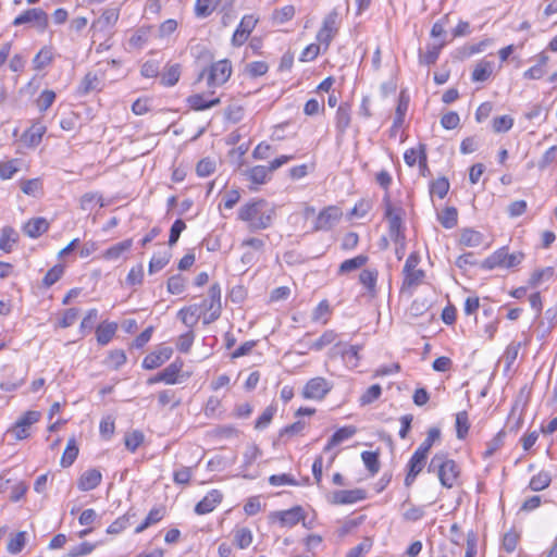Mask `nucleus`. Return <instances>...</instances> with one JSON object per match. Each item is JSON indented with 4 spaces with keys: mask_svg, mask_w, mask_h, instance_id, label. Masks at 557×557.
Instances as JSON below:
<instances>
[{
    "mask_svg": "<svg viewBox=\"0 0 557 557\" xmlns=\"http://www.w3.org/2000/svg\"><path fill=\"white\" fill-rule=\"evenodd\" d=\"M552 482V476L548 471H540L537 474L533 475L530 480L529 487L532 491L540 492L549 486Z\"/></svg>",
    "mask_w": 557,
    "mask_h": 557,
    "instance_id": "obj_35",
    "label": "nucleus"
},
{
    "mask_svg": "<svg viewBox=\"0 0 557 557\" xmlns=\"http://www.w3.org/2000/svg\"><path fill=\"white\" fill-rule=\"evenodd\" d=\"M98 319V310L92 308L88 310L87 314L84 317L83 321L81 322V331L83 333H89Z\"/></svg>",
    "mask_w": 557,
    "mask_h": 557,
    "instance_id": "obj_63",
    "label": "nucleus"
},
{
    "mask_svg": "<svg viewBox=\"0 0 557 557\" xmlns=\"http://www.w3.org/2000/svg\"><path fill=\"white\" fill-rule=\"evenodd\" d=\"M377 275V271L371 269H364L359 274V282L367 288L371 296H375L376 294Z\"/></svg>",
    "mask_w": 557,
    "mask_h": 557,
    "instance_id": "obj_28",
    "label": "nucleus"
},
{
    "mask_svg": "<svg viewBox=\"0 0 557 557\" xmlns=\"http://www.w3.org/2000/svg\"><path fill=\"white\" fill-rule=\"evenodd\" d=\"M382 395V387L380 384H373L360 396V406H367L377 400Z\"/></svg>",
    "mask_w": 557,
    "mask_h": 557,
    "instance_id": "obj_45",
    "label": "nucleus"
},
{
    "mask_svg": "<svg viewBox=\"0 0 557 557\" xmlns=\"http://www.w3.org/2000/svg\"><path fill=\"white\" fill-rule=\"evenodd\" d=\"M96 203L103 207L102 197L98 193H86L81 198V208L84 211H91Z\"/></svg>",
    "mask_w": 557,
    "mask_h": 557,
    "instance_id": "obj_46",
    "label": "nucleus"
},
{
    "mask_svg": "<svg viewBox=\"0 0 557 557\" xmlns=\"http://www.w3.org/2000/svg\"><path fill=\"white\" fill-rule=\"evenodd\" d=\"M383 202L385 205V218L388 221L389 236L395 243H400L401 247H404L405 235L403 232V219H401V214H400L401 209L395 210L392 207L388 195L384 196Z\"/></svg>",
    "mask_w": 557,
    "mask_h": 557,
    "instance_id": "obj_7",
    "label": "nucleus"
},
{
    "mask_svg": "<svg viewBox=\"0 0 557 557\" xmlns=\"http://www.w3.org/2000/svg\"><path fill=\"white\" fill-rule=\"evenodd\" d=\"M224 116L232 123H238L244 117V109L238 104H230L224 111Z\"/></svg>",
    "mask_w": 557,
    "mask_h": 557,
    "instance_id": "obj_60",
    "label": "nucleus"
},
{
    "mask_svg": "<svg viewBox=\"0 0 557 557\" xmlns=\"http://www.w3.org/2000/svg\"><path fill=\"white\" fill-rule=\"evenodd\" d=\"M101 88V81L94 73H87L81 82L78 87V94L81 96H85L94 90H99Z\"/></svg>",
    "mask_w": 557,
    "mask_h": 557,
    "instance_id": "obj_30",
    "label": "nucleus"
},
{
    "mask_svg": "<svg viewBox=\"0 0 557 557\" xmlns=\"http://www.w3.org/2000/svg\"><path fill=\"white\" fill-rule=\"evenodd\" d=\"M52 61V53L48 49H41L34 58L33 63L36 70H41Z\"/></svg>",
    "mask_w": 557,
    "mask_h": 557,
    "instance_id": "obj_62",
    "label": "nucleus"
},
{
    "mask_svg": "<svg viewBox=\"0 0 557 557\" xmlns=\"http://www.w3.org/2000/svg\"><path fill=\"white\" fill-rule=\"evenodd\" d=\"M419 262L420 256L416 251L411 252L406 259L403 269L404 281L401 285V292L417 287L424 280L425 272L422 269H417Z\"/></svg>",
    "mask_w": 557,
    "mask_h": 557,
    "instance_id": "obj_4",
    "label": "nucleus"
},
{
    "mask_svg": "<svg viewBox=\"0 0 557 557\" xmlns=\"http://www.w3.org/2000/svg\"><path fill=\"white\" fill-rule=\"evenodd\" d=\"M343 212L336 206L324 208L317 216L313 225V231H330L342 219Z\"/></svg>",
    "mask_w": 557,
    "mask_h": 557,
    "instance_id": "obj_9",
    "label": "nucleus"
},
{
    "mask_svg": "<svg viewBox=\"0 0 557 557\" xmlns=\"http://www.w3.org/2000/svg\"><path fill=\"white\" fill-rule=\"evenodd\" d=\"M172 253L170 251H163L159 255H154L150 262L148 272L153 274L160 270H162L171 260Z\"/></svg>",
    "mask_w": 557,
    "mask_h": 557,
    "instance_id": "obj_39",
    "label": "nucleus"
},
{
    "mask_svg": "<svg viewBox=\"0 0 557 557\" xmlns=\"http://www.w3.org/2000/svg\"><path fill=\"white\" fill-rule=\"evenodd\" d=\"M361 346L358 345H346L343 343H337L333 350L336 354H339L348 368H357L359 364L360 356L359 351Z\"/></svg>",
    "mask_w": 557,
    "mask_h": 557,
    "instance_id": "obj_14",
    "label": "nucleus"
},
{
    "mask_svg": "<svg viewBox=\"0 0 557 557\" xmlns=\"http://www.w3.org/2000/svg\"><path fill=\"white\" fill-rule=\"evenodd\" d=\"M367 261L368 257L364 255H359L355 258L347 259L341 263L338 272L348 273L350 271L361 268L367 263Z\"/></svg>",
    "mask_w": 557,
    "mask_h": 557,
    "instance_id": "obj_43",
    "label": "nucleus"
},
{
    "mask_svg": "<svg viewBox=\"0 0 557 557\" xmlns=\"http://www.w3.org/2000/svg\"><path fill=\"white\" fill-rule=\"evenodd\" d=\"M101 472L97 469L86 470L78 479L77 487L87 492L96 488L101 483Z\"/></svg>",
    "mask_w": 557,
    "mask_h": 557,
    "instance_id": "obj_20",
    "label": "nucleus"
},
{
    "mask_svg": "<svg viewBox=\"0 0 557 557\" xmlns=\"http://www.w3.org/2000/svg\"><path fill=\"white\" fill-rule=\"evenodd\" d=\"M18 240L17 232L11 226H4L0 234V249L7 253L11 252Z\"/></svg>",
    "mask_w": 557,
    "mask_h": 557,
    "instance_id": "obj_25",
    "label": "nucleus"
},
{
    "mask_svg": "<svg viewBox=\"0 0 557 557\" xmlns=\"http://www.w3.org/2000/svg\"><path fill=\"white\" fill-rule=\"evenodd\" d=\"M274 215V208L264 199L249 201L238 211V219L247 223L250 232L270 227Z\"/></svg>",
    "mask_w": 557,
    "mask_h": 557,
    "instance_id": "obj_1",
    "label": "nucleus"
},
{
    "mask_svg": "<svg viewBox=\"0 0 557 557\" xmlns=\"http://www.w3.org/2000/svg\"><path fill=\"white\" fill-rule=\"evenodd\" d=\"M337 337L333 330L325 331L317 341L312 342L309 346L310 349L319 351L325 346L332 344Z\"/></svg>",
    "mask_w": 557,
    "mask_h": 557,
    "instance_id": "obj_48",
    "label": "nucleus"
},
{
    "mask_svg": "<svg viewBox=\"0 0 557 557\" xmlns=\"http://www.w3.org/2000/svg\"><path fill=\"white\" fill-rule=\"evenodd\" d=\"M222 493L218 490L210 491L200 502L195 506L197 515H206L211 512L221 502Z\"/></svg>",
    "mask_w": 557,
    "mask_h": 557,
    "instance_id": "obj_18",
    "label": "nucleus"
},
{
    "mask_svg": "<svg viewBox=\"0 0 557 557\" xmlns=\"http://www.w3.org/2000/svg\"><path fill=\"white\" fill-rule=\"evenodd\" d=\"M350 108L347 103H342L336 112V129L339 134H344L350 125Z\"/></svg>",
    "mask_w": 557,
    "mask_h": 557,
    "instance_id": "obj_31",
    "label": "nucleus"
},
{
    "mask_svg": "<svg viewBox=\"0 0 557 557\" xmlns=\"http://www.w3.org/2000/svg\"><path fill=\"white\" fill-rule=\"evenodd\" d=\"M27 23H34L40 32H44L48 27V14L42 9L34 8L24 11L13 21V25L15 26Z\"/></svg>",
    "mask_w": 557,
    "mask_h": 557,
    "instance_id": "obj_12",
    "label": "nucleus"
},
{
    "mask_svg": "<svg viewBox=\"0 0 557 557\" xmlns=\"http://www.w3.org/2000/svg\"><path fill=\"white\" fill-rule=\"evenodd\" d=\"M428 471L437 472L441 484L446 488L454 487L460 473L458 465L445 453H437L432 457Z\"/></svg>",
    "mask_w": 557,
    "mask_h": 557,
    "instance_id": "obj_2",
    "label": "nucleus"
},
{
    "mask_svg": "<svg viewBox=\"0 0 557 557\" xmlns=\"http://www.w3.org/2000/svg\"><path fill=\"white\" fill-rule=\"evenodd\" d=\"M55 99V92L53 90H50V89H46L44 91H41L38 100H37V107L39 109V111H46L48 110L53 101Z\"/></svg>",
    "mask_w": 557,
    "mask_h": 557,
    "instance_id": "obj_61",
    "label": "nucleus"
},
{
    "mask_svg": "<svg viewBox=\"0 0 557 557\" xmlns=\"http://www.w3.org/2000/svg\"><path fill=\"white\" fill-rule=\"evenodd\" d=\"M513 125V120L509 115L497 116L493 120V131L495 133H506Z\"/></svg>",
    "mask_w": 557,
    "mask_h": 557,
    "instance_id": "obj_58",
    "label": "nucleus"
},
{
    "mask_svg": "<svg viewBox=\"0 0 557 557\" xmlns=\"http://www.w3.org/2000/svg\"><path fill=\"white\" fill-rule=\"evenodd\" d=\"M201 313V306H198L197 304L190 305L187 307L182 308L177 317L181 319V321L188 327H193L198 322L199 315Z\"/></svg>",
    "mask_w": 557,
    "mask_h": 557,
    "instance_id": "obj_24",
    "label": "nucleus"
},
{
    "mask_svg": "<svg viewBox=\"0 0 557 557\" xmlns=\"http://www.w3.org/2000/svg\"><path fill=\"white\" fill-rule=\"evenodd\" d=\"M26 545V532L20 531L11 536L7 549L10 554L16 555L22 552Z\"/></svg>",
    "mask_w": 557,
    "mask_h": 557,
    "instance_id": "obj_40",
    "label": "nucleus"
},
{
    "mask_svg": "<svg viewBox=\"0 0 557 557\" xmlns=\"http://www.w3.org/2000/svg\"><path fill=\"white\" fill-rule=\"evenodd\" d=\"M553 274H554V269L550 267L541 269V270H536L532 273V275L529 280V285L531 287H536L537 285H540L543 282V280L549 278L550 276H553Z\"/></svg>",
    "mask_w": 557,
    "mask_h": 557,
    "instance_id": "obj_57",
    "label": "nucleus"
},
{
    "mask_svg": "<svg viewBox=\"0 0 557 557\" xmlns=\"http://www.w3.org/2000/svg\"><path fill=\"white\" fill-rule=\"evenodd\" d=\"M449 190V182L446 177H440L433 181L430 185V194L436 195L438 198L443 199L446 197Z\"/></svg>",
    "mask_w": 557,
    "mask_h": 557,
    "instance_id": "obj_47",
    "label": "nucleus"
},
{
    "mask_svg": "<svg viewBox=\"0 0 557 557\" xmlns=\"http://www.w3.org/2000/svg\"><path fill=\"white\" fill-rule=\"evenodd\" d=\"M214 170L215 163L208 158L200 160L196 165V172L200 177L209 176L214 172Z\"/></svg>",
    "mask_w": 557,
    "mask_h": 557,
    "instance_id": "obj_64",
    "label": "nucleus"
},
{
    "mask_svg": "<svg viewBox=\"0 0 557 557\" xmlns=\"http://www.w3.org/2000/svg\"><path fill=\"white\" fill-rule=\"evenodd\" d=\"M258 20L253 15H245L232 37V45L240 47L246 42L250 33L253 30Z\"/></svg>",
    "mask_w": 557,
    "mask_h": 557,
    "instance_id": "obj_13",
    "label": "nucleus"
},
{
    "mask_svg": "<svg viewBox=\"0 0 557 557\" xmlns=\"http://www.w3.org/2000/svg\"><path fill=\"white\" fill-rule=\"evenodd\" d=\"M172 354L173 349L171 347H160L144 358L143 368L147 370L157 369L168 361Z\"/></svg>",
    "mask_w": 557,
    "mask_h": 557,
    "instance_id": "obj_16",
    "label": "nucleus"
},
{
    "mask_svg": "<svg viewBox=\"0 0 557 557\" xmlns=\"http://www.w3.org/2000/svg\"><path fill=\"white\" fill-rule=\"evenodd\" d=\"M144 438V433L141 431L135 430L132 433L125 435V447L129 451L134 453L143 444Z\"/></svg>",
    "mask_w": 557,
    "mask_h": 557,
    "instance_id": "obj_50",
    "label": "nucleus"
},
{
    "mask_svg": "<svg viewBox=\"0 0 557 557\" xmlns=\"http://www.w3.org/2000/svg\"><path fill=\"white\" fill-rule=\"evenodd\" d=\"M234 540L239 548H247L252 542L251 531L247 528L238 529L235 531Z\"/></svg>",
    "mask_w": 557,
    "mask_h": 557,
    "instance_id": "obj_53",
    "label": "nucleus"
},
{
    "mask_svg": "<svg viewBox=\"0 0 557 557\" xmlns=\"http://www.w3.org/2000/svg\"><path fill=\"white\" fill-rule=\"evenodd\" d=\"M492 73V62L481 61L475 65L471 78L473 82H485L491 77Z\"/></svg>",
    "mask_w": 557,
    "mask_h": 557,
    "instance_id": "obj_33",
    "label": "nucleus"
},
{
    "mask_svg": "<svg viewBox=\"0 0 557 557\" xmlns=\"http://www.w3.org/2000/svg\"><path fill=\"white\" fill-rule=\"evenodd\" d=\"M206 74L208 75L207 84L209 87L221 86L227 82L232 74L231 62L224 59L211 64L210 67L203 69L199 73L197 81H201Z\"/></svg>",
    "mask_w": 557,
    "mask_h": 557,
    "instance_id": "obj_5",
    "label": "nucleus"
},
{
    "mask_svg": "<svg viewBox=\"0 0 557 557\" xmlns=\"http://www.w3.org/2000/svg\"><path fill=\"white\" fill-rule=\"evenodd\" d=\"M184 362L182 359L176 358L172 363L159 372V379L165 384L178 383V374L182 371Z\"/></svg>",
    "mask_w": 557,
    "mask_h": 557,
    "instance_id": "obj_22",
    "label": "nucleus"
},
{
    "mask_svg": "<svg viewBox=\"0 0 557 557\" xmlns=\"http://www.w3.org/2000/svg\"><path fill=\"white\" fill-rule=\"evenodd\" d=\"M295 15V8L293 5H285L273 12V21L277 24H284L293 18Z\"/></svg>",
    "mask_w": 557,
    "mask_h": 557,
    "instance_id": "obj_55",
    "label": "nucleus"
},
{
    "mask_svg": "<svg viewBox=\"0 0 557 557\" xmlns=\"http://www.w3.org/2000/svg\"><path fill=\"white\" fill-rule=\"evenodd\" d=\"M216 8V4L213 5V0H197L195 5V13L198 17H207Z\"/></svg>",
    "mask_w": 557,
    "mask_h": 557,
    "instance_id": "obj_56",
    "label": "nucleus"
},
{
    "mask_svg": "<svg viewBox=\"0 0 557 557\" xmlns=\"http://www.w3.org/2000/svg\"><path fill=\"white\" fill-rule=\"evenodd\" d=\"M135 517V513L127 511L125 515L119 517L115 521H113L107 529L108 534H119L123 530H125L131 521V518Z\"/></svg>",
    "mask_w": 557,
    "mask_h": 557,
    "instance_id": "obj_41",
    "label": "nucleus"
},
{
    "mask_svg": "<svg viewBox=\"0 0 557 557\" xmlns=\"http://www.w3.org/2000/svg\"><path fill=\"white\" fill-rule=\"evenodd\" d=\"M470 423L467 411H459L456 414V434L459 440H463L469 432Z\"/></svg>",
    "mask_w": 557,
    "mask_h": 557,
    "instance_id": "obj_42",
    "label": "nucleus"
},
{
    "mask_svg": "<svg viewBox=\"0 0 557 557\" xmlns=\"http://www.w3.org/2000/svg\"><path fill=\"white\" fill-rule=\"evenodd\" d=\"M270 173L269 166L256 165L247 171V176L255 184H264Z\"/></svg>",
    "mask_w": 557,
    "mask_h": 557,
    "instance_id": "obj_38",
    "label": "nucleus"
},
{
    "mask_svg": "<svg viewBox=\"0 0 557 557\" xmlns=\"http://www.w3.org/2000/svg\"><path fill=\"white\" fill-rule=\"evenodd\" d=\"M40 416L41 414L39 411H26L20 417L15 424L8 430L7 433L16 441L27 438L30 435V426L37 421H39Z\"/></svg>",
    "mask_w": 557,
    "mask_h": 557,
    "instance_id": "obj_8",
    "label": "nucleus"
},
{
    "mask_svg": "<svg viewBox=\"0 0 557 557\" xmlns=\"http://www.w3.org/2000/svg\"><path fill=\"white\" fill-rule=\"evenodd\" d=\"M49 228V222L45 218H35L27 221L24 226V233L30 238H37Z\"/></svg>",
    "mask_w": 557,
    "mask_h": 557,
    "instance_id": "obj_21",
    "label": "nucleus"
},
{
    "mask_svg": "<svg viewBox=\"0 0 557 557\" xmlns=\"http://www.w3.org/2000/svg\"><path fill=\"white\" fill-rule=\"evenodd\" d=\"M272 519H277L282 527H294L305 519L304 509L295 506L287 510L275 511L271 515Z\"/></svg>",
    "mask_w": 557,
    "mask_h": 557,
    "instance_id": "obj_15",
    "label": "nucleus"
},
{
    "mask_svg": "<svg viewBox=\"0 0 557 557\" xmlns=\"http://www.w3.org/2000/svg\"><path fill=\"white\" fill-rule=\"evenodd\" d=\"M446 39H442L438 44H430L426 46V51L419 50V63L423 65L435 64L441 50L446 46Z\"/></svg>",
    "mask_w": 557,
    "mask_h": 557,
    "instance_id": "obj_19",
    "label": "nucleus"
},
{
    "mask_svg": "<svg viewBox=\"0 0 557 557\" xmlns=\"http://www.w3.org/2000/svg\"><path fill=\"white\" fill-rule=\"evenodd\" d=\"M276 412V407L273 405L268 406L262 414L257 419L255 428L258 430L265 429L272 421Z\"/></svg>",
    "mask_w": 557,
    "mask_h": 557,
    "instance_id": "obj_54",
    "label": "nucleus"
},
{
    "mask_svg": "<svg viewBox=\"0 0 557 557\" xmlns=\"http://www.w3.org/2000/svg\"><path fill=\"white\" fill-rule=\"evenodd\" d=\"M186 278L181 274H175L169 277L166 289L172 295H180L185 290Z\"/></svg>",
    "mask_w": 557,
    "mask_h": 557,
    "instance_id": "obj_44",
    "label": "nucleus"
},
{
    "mask_svg": "<svg viewBox=\"0 0 557 557\" xmlns=\"http://www.w3.org/2000/svg\"><path fill=\"white\" fill-rule=\"evenodd\" d=\"M78 455V447L75 438H70L61 458V466L67 468L73 465Z\"/></svg>",
    "mask_w": 557,
    "mask_h": 557,
    "instance_id": "obj_37",
    "label": "nucleus"
},
{
    "mask_svg": "<svg viewBox=\"0 0 557 557\" xmlns=\"http://www.w3.org/2000/svg\"><path fill=\"white\" fill-rule=\"evenodd\" d=\"M64 267L62 264H55L52 267L44 276L42 278V285L45 287H50L54 283H57L61 276L63 275Z\"/></svg>",
    "mask_w": 557,
    "mask_h": 557,
    "instance_id": "obj_51",
    "label": "nucleus"
},
{
    "mask_svg": "<svg viewBox=\"0 0 557 557\" xmlns=\"http://www.w3.org/2000/svg\"><path fill=\"white\" fill-rule=\"evenodd\" d=\"M437 218L443 227L453 228L458 222V211L455 207H447L437 215Z\"/></svg>",
    "mask_w": 557,
    "mask_h": 557,
    "instance_id": "obj_36",
    "label": "nucleus"
},
{
    "mask_svg": "<svg viewBox=\"0 0 557 557\" xmlns=\"http://www.w3.org/2000/svg\"><path fill=\"white\" fill-rule=\"evenodd\" d=\"M133 246V239L128 238L122 240L111 247H109L103 252V258L106 260H117L124 252L128 251Z\"/></svg>",
    "mask_w": 557,
    "mask_h": 557,
    "instance_id": "obj_29",
    "label": "nucleus"
},
{
    "mask_svg": "<svg viewBox=\"0 0 557 557\" xmlns=\"http://www.w3.org/2000/svg\"><path fill=\"white\" fill-rule=\"evenodd\" d=\"M366 497L367 493L362 488L339 490L333 493V503L338 505L355 504Z\"/></svg>",
    "mask_w": 557,
    "mask_h": 557,
    "instance_id": "obj_17",
    "label": "nucleus"
},
{
    "mask_svg": "<svg viewBox=\"0 0 557 557\" xmlns=\"http://www.w3.org/2000/svg\"><path fill=\"white\" fill-rule=\"evenodd\" d=\"M199 306H201V312H208V315L203 318L205 324H210L221 317V286L219 283H213L210 286L208 298L205 299Z\"/></svg>",
    "mask_w": 557,
    "mask_h": 557,
    "instance_id": "obj_6",
    "label": "nucleus"
},
{
    "mask_svg": "<svg viewBox=\"0 0 557 557\" xmlns=\"http://www.w3.org/2000/svg\"><path fill=\"white\" fill-rule=\"evenodd\" d=\"M96 548V544L89 543V542H83L74 547H72L67 557H82L90 554Z\"/></svg>",
    "mask_w": 557,
    "mask_h": 557,
    "instance_id": "obj_59",
    "label": "nucleus"
},
{
    "mask_svg": "<svg viewBox=\"0 0 557 557\" xmlns=\"http://www.w3.org/2000/svg\"><path fill=\"white\" fill-rule=\"evenodd\" d=\"M187 102L189 107L195 111H203L212 107L218 106L221 100L220 98H213L206 100L202 95L196 94L188 97Z\"/></svg>",
    "mask_w": 557,
    "mask_h": 557,
    "instance_id": "obj_26",
    "label": "nucleus"
},
{
    "mask_svg": "<svg viewBox=\"0 0 557 557\" xmlns=\"http://www.w3.org/2000/svg\"><path fill=\"white\" fill-rule=\"evenodd\" d=\"M440 437H441V430L438 428L429 429L426 438L422 442V444L413 453L409 462H411L416 466L418 465L421 468H424L428 454H429L431 447L433 446L434 442L440 440Z\"/></svg>",
    "mask_w": 557,
    "mask_h": 557,
    "instance_id": "obj_10",
    "label": "nucleus"
},
{
    "mask_svg": "<svg viewBox=\"0 0 557 557\" xmlns=\"http://www.w3.org/2000/svg\"><path fill=\"white\" fill-rule=\"evenodd\" d=\"M357 432V429L352 425L343 426L335 431V433L331 436V444H341L342 442L352 437Z\"/></svg>",
    "mask_w": 557,
    "mask_h": 557,
    "instance_id": "obj_52",
    "label": "nucleus"
},
{
    "mask_svg": "<svg viewBox=\"0 0 557 557\" xmlns=\"http://www.w3.org/2000/svg\"><path fill=\"white\" fill-rule=\"evenodd\" d=\"M116 329L117 324L114 322L102 323L98 325L96 329L98 344L102 346L107 345L114 336Z\"/></svg>",
    "mask_w": 557,
    "mask_h": 557,
    "instance_id": "obj_27",
    "label": "nucleus"
},
{
    "mask_svg": "<svg viewBox=\"0 0 557 557\" xmlns=\"http://www.w3.org/2000/svg\"><path fill=\"white\" fill-rule=\"evenodd\" d=\"M120 11L119 9L111 8L103 11L101 16L94 22L92 27L99 30H106L113 27L119 20Z\"/></svg>",
    "mask_w": 557,
    "mask_h": 557,
    "instance_id": "obj_23",
    "label": "nucleus"
},
{
    "mask_svg": "<svg viewBox=\"0 0 557 557\" xmlns=\"http://www.w3.org/2000/svg\"><path fill=\"white\" fill-rule=\"evenodd\" d=\"M362 461L366 468L371 472V474H376L380 470V460L379 454L375 451H363L361 454Z\"/></svg>",
    "mask_w": 557,
    "mask_h": 557,
    "instance_id": "obj_49",
    "label": "nucleus"
},
{
    "mask_svg": "<svg viewBox=\"0 0 557 557\" xmlns=\"http://www.w3.org/2000/svg\"><path fill=\"white\" fill-rule=\"evenodd\" d=\"M483 242V235L472 228H465L460 235V244L467 247H478Z\"/></svg>",
    "mask_w": 557,
    "mask_h": 557,
    "instance_id": "obj_34",
    "label": "nucleus"
},
{
    "mask_svg": "<svg viewBox=\"0 0 557 557\" xmlns=\"http://www.w3.org/2000/svg\"><path fill=\"white\" fill-rule=\"evenodd\" d=\"M181 76V65L178 63L168 65L162 73L161 84L166 87L174 86Z\"/></svg>",
    "mask_w": 557,
    "mask_h": 557,
    "instance_id": "obj_32",
    "label": "nucleus"
},
{
    "mask_svg": "<svg viewBox=\"0 0 557 557\" xmlns=\"http://www.w3.org/2000/svg\"><path fill=\"white\" fill-rule=\"evenodd\" d=\"M332 389V384L324 377L317 376L309 380L304 389L302 397L306 399H323Z\"/></svg>",
    "mask_w": 557,
    "mask_h": 557,
    "instance_id": "obj_11",
    "label": "nucleus"
},
{
    "mask_svg": "<svg viewBox=\"0 0 557 557\" xmlns=\"http://www.w3.org/2000/svg\"><path fill=\"white\" fill-rule=\"evenodd\" d=\"M524 255L521 251L508 252L507 247H502L482 262V268L493 270L495 268L510 269L522 262Z\"/></svg>",
    "mask_w": 557,
    "mask_h": 557,
    "instance_id": "obj_3",
    "label": "nucleus"
}]
</instances>
